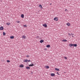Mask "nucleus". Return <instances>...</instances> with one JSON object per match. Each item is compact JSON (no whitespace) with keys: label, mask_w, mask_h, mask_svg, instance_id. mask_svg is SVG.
Instances as JSON below:
<instances>
[{"label":"nucleus","mask_w":80,"mask_h":80,"mask_svg":"<svg viewBox=\"0 0 80 80\" xmlns=\"http://www.w3.org/2000/svg\"><path fill=\"white\" fill-rule=\"evenodd\" d=\"M70 47H72V46H73L74 47H77V44H70L69 45Z\"/></svg>","instance_id":"obj_1"},{"label":"nucleus","mask_w":80,"mask_h":80,"mask_svg":"<svg viewBox=\"0 0 80 80\" xmlns=\"http://www.w3.org/2000/svg\"><path fill=\"white\" fill-rule=\"evenodd\" d=\"M42 26H43V27H45L46 28H47V25L46 23L44 24H43Z\"/></svg>","instance_id":"obj_2"},{"label":"nucleus","mask_w":80,"mask_h":80,"mask_svg":"<svg viewBox=\"0 0 80 80\" xmlns=\"http://www.w3.org/2000/svg\"><path fill=\"white\" fill-rule=\"evenodd\" d=\"M27 38V37L23 35L22 36V38H23V39H25Z\"/></svg>","instance_id":"obj_3"},{"label":"nucleus","mask_w":80,"mask_h":80,"mask_svg":"<svg viewBox=\"0 0 80 80\" xmlns=\"http://www.w3.org/2000/svg\"><path fill=\"white\" fill-rule=\"evenodd\" d=\"M24 67V65H23V64L20 65L19 66V67L20 68H23V67Z\"/></svg>","instance_id":"obj_4"},{"label":"nucleus","mask_w":80,"mask_h":80,"mask_svg":"<svg viewBox=\"0 0 80 80\" xmlns=\"http://www.w3.org/2000/svg\"><path fill=\"white\" fill-rule=\"evenodd\" d=\"M67 26H68V27H70V23L68 22L67 23Z\"/></svg>","instance_id":"obj_5"},{"label":"nucleus","mask_w":80,"mask_h":80,"mask_svg":"<svg viewBox=\"0 0 80 80\" xmlns=\"http://www.w3.org/2000/svg\"><path fill=\"white\" fill-rule=\"evenodd\" d=\"M39 7H40L41 8L43 9V7H42V6L41 5V4H39Z\"/></svg>","instance_id":"obj_6"},{"label":"nucleus","mask_w":80,"mask_h":80,"mask_svg":"<svg viewBox=\"0 0 80 80\" xmlns=\"http://www.w3.org/2000/svg\"><path fill=\"white\" fill-rule=\"evenodd\" d=\"M54 20H56V21H58V18H55L54 19Z\"/></svg>","instance_id":"obj_7"},{"label":"nucleus","mask_w":80,"mask_h":80,"mask_svg":"<svg viewBox=\"0 0 80 80\" xmlns=\"http://www.w3.org/2000/svg\"><path fill=\"white\" fill-rule=\"evenodd\" d=\"M3 30V27H1L0 28V30Z\"/></svg>","instance_id":"obj_8"},{"label":"nucleus","mask_w":80,"mask_h":80,"mask_svg":"<svg viewBox=\"0 0 80 80\" xmlns=\"http://www.w3.org/2000/svg\"><path fill=\"white\" fill-rule=\"evenodd\" d=\"M26 68L27 69V70H29V69L30 68V67H26Z\"/></svg>","instance_id":"obj_9"},{"label":"nucleus","mask_w":80,"mask_h":80,"mask_svg":"<svg viewBox=\"0 0 80 80\" xmlns=\"http://www.w3.org/2000/svg\"><path fill=\"white\" fill-rule=\"evenodd\" d=\"M10 38H11V39H13V38H14V36H12L10 37Z\"/></svg>","instance_id":"obj_10"},{"label":"nucleus","mask_w":80,"mask_h":80,"mask_svg":"<svg viewBox=\"0 0 80 80\" xmlns=\"http://www.w3.org/2000/svg\"><path fill=\"white\" fill-rule=\"evenodd\" d=\"M33 64H31L30 65H29V67H33Z\"/></svg>","instance_id":"obj_11"},{"label":"nucleus","mask_w":80,"mask_h":80,"mask_svg":"<svg viewBox=\"0 0 80 80\" xmlns=\"http://www.w3.org/2000/svg\"><path fill=\"white\" fill-rule=\"evenodd\" d=\"M46 47H47L48 48H50V45H48L46 46Z\"/></svg>","instance_id":"obj_12"},{"label":"nucleus","mask_w":80,"mask_h":80,"mask_svg":"<svg viewBox=\"0 0 80 80\" xmlns=\"http://www.w3.org/2000/svg\"><path fill=\"white\" fill-rule=\"evenodd\" d=\"M51 75L52 77H53L54 76H55V74L54 73H51Z\"/></svg>","instance_id":"obj_13"},{"label":"nucleus","mask_w":80,"mask_h":80,"mask_svg":"<svg viewBox=\"0 0 80 80\" xmlns=\"http://www.w3.org/2000/svg\"><path fill=\"white\" fill-rule=\"evenodd\" d=\"M24 62H28V59H25V60L23 61Z\"/></svg>","instance_id":"obj_14"},{"label":"nucleus","mask_w":80,"mask_h":80,"mask_svg":"<svg viewBox=\"0 0 80 80\" xmlns=\"http://www.w3.org/2000/svg\"><path fill=\"white\" fill-rule=\"evenodd\" d=\"M55 70H57V71H60V69H59L57 68H55Z\"/></svg>","instance_id":"obj_15"},{"label":"nucleus","mask_w":80,"mask_h":80,"mask_svg":"<svg viewBox=\"0 0 80 80\" xmlns=\"http://www.w3.org/2000/svg\"><path fill=\"white\" fill-rule=\"evenodd\" d=\"M62 42H67V40H66V39H64V40H62Z\"/></svg>","instance_id":"obj_16"},{"label":"nucleus","mask_w":80,"mask_h":80,"mask_svg":"<svg viewBox=\"0 0 80 80\" xmlns=\"http://www.w3.org/2000/svg\"><path fill=\"white\" fill-rule=\"evenodd\" d=\"M21 17L22 18H24V15L23 14H22L21 15Z\"/></svg>","instance_id":"obj_17"},{"label":"nucleus","mask_w":80,"mask_h":80,"mask_svg":"<svg viewBox=\"0 0 80 80\" xmlns=\"http://www.w3.org/2000/svg\"><path fill=\"white\" fill-rule=\"evenodd\" d=\"M6 24L7 25H10V23L9 22H7L6 23Z\"/></svg>","instance_id":"obj_18"},{"label":"nucleus","mask_w":80,"mask_h":80,"mask_svg":"<svg viewBox=\"0 0 80 80\" xmlns=\"http://www.w3.org/2000/svg\"><path fill=\"white\" fill-rule=\"evenodd\" d=\"M44 41H43V40H41L40 42V43H43V42Z\"/></svg>","instance_id":"obj_19"},{"label":"nucleus","mask_w":80,"mask_h":80,"mask_svg":"<svg viewBox=\"0 0 80 80\" xmlns=\"http://www.w3.org/2000/svg\"><path fill=\"white\" fill-rule=\"evenodd\" d=\"M45 67H46V68H49V66H45Z\"/></svg>","instance_id":"obj_20"},{"label":"nucleus","mask_w":80,"mask_h":80,"mask_svg":"<svg viewBox=\"0 0 80 80\" xmlns=\"http://www.w3.org/2000/svg\"><path fill=\"white\" fill-rule=\"evenodd\" d=\"M7 62L8 63H9V62H10V61L9 60H8L7 61Z\"/></svg>","instance_id":"obj_21"},{"label":"nucleus","mask_w":80,"mask_h":80,"mask_svg":"<svg viewBox=\"0 0 80 80\" xmlns=\"http://www.w3.org/2000/svg\"><path fill=\"white\" fill-rule=\"evenodd\" d=\"M16 22L17 23H20V21H17Z\"/></svg>","instance_id":"obj_22"},{"label":"nucleus","mask_w":80,"mask_h":80,"mask_svg":"<svg viewBox=\"0 0 80 80\" xmlns=\"http://www.w3.org/2000/svg\"><path fill=\"white\" fill-rule=\"evenodd\" d=\"M6 34H5V32H3V35L5 36V35Z\"/></svg>","instance_id":"obj_23"},{"label":"nucleus","mask_w":80,"mask_h":80,"mask_svg":"<svg viewBox=\"0 0 80 80\" xmlns=\"http://www.w3.org/2000/svg\"><path fill=\"white\" fill-rule=\"evenodd\" d=\"M65 60H67V57H65L64 58Z\"/></svg>","instance_id":"obj_24"},{"label":"nucleus","mask_w":80,"mask_h":80,"mask_svg":"<svg viewBox=\"0 0 80 80\" xmlns=\"http://www.w3.org/2000/svg\"><path fill=\"white\" fill-rule=\"evenodd\" d=\"M65 12H68V10L67 9H65Z\"/></svg>","instance_id":"obj_25"},{"label":"nucleus","mask_w":80,"mask_h":80,"mask_svg":"<svg viewBox=\"0 0 80 80\" xmlns=\"http://www.w3.org/2000/svg\"><path fill=\"white\" fill-rule=\"evenodd\" d=\"M26 57L28 58V57H30V56H29L28 55H27V56H26Z\"/></svg>","instance_id":"obj_26"},{"label":"nucleus","mask_w":80,"mask_h":80,"mask_svg":"<svg viewBox=\"0 0 80 80\" xmlns=\"http://www.w3.org/2000/svg\"><path fill=\"white\" fill-rule=\"evenodd\" d=\"M31 75L33 74V72H31Z\"/></svg>","instance_id":"obj_27"},{"label":"nucleus","mask_w":80,"mask_h":80,"mask_svg":"<svg viewBox=\"0 0 80 80\" xmlns=\"http://www.w3.org/2000/svg\"><path fill=\"white\" fill-rule=\"evenodd\" d=\"M68 35L69 36H71V34L70 33H68Z\"/></svg>","instance_id":"obj_28"},{"label":"nucleus","mask_w":80,"mask_h":80,"mask_svg":"<svg viewBox=\"0 0 80 80\" xmlns=\"http://www.w3.org/2000/svg\"><path fill=\"white\" fill-rule=\"evenodd\" d=\"M23 26H24V27H27V25H23Z\"/></svg>","instance_id":"obj_29"},{"label":"nucleus","mask_w":80,"mask_h":80,"mask_svg":"<svg viewBox=\"0 0 80 80\" xmlns=\"http://www.w3.org/2000/svg\"><path fill=\"white\" fill-rule=\"evenodd\" d=\"M57 73H58V75H60V74H59V73H58V72H57Z\"/></svg>","instance_id":"obj_30"},{"label":"nucleus","mask_w":80,"mask_h":80,"mask_svg":"<svg viewBox=\"0 0 80 80\" xmlns=\"http://www.w3.org/2000/svg\"><path fill=\"white\" fill-rule=\"evenodd\" d=\"M71 35H74V34H72V33H71Z\"/></svg>","instance_id":"obj_31"},{"label":"nucleus","mask_w":80,"mask_h":80,"mask_svg":"<svg viewBox=\"0 0 80 80\" xmlns=\"http://www.w3.org/2000/svg\"><path fill=\"white\" fill-rule=\"evenodd\" d=\"M28 62H30V60H28Z\"/></svg>","instance_id":"obj_32"},{"label":"nucleus","mask_w":80,"mask_h":80,"mask_svg":"<svg viewBox=\"0 0 80 80\" xmlns=\"http://www.w3.org/2000/svg\"><path fill=\"white\" fill-rule=\"evenodd\" d=\"M72 37H73V36H72Z\"/></svg>","instance_id":"obj_33"},{"label":"nucleus","mask_w":80,"mask_h":80,"mask_svg":"<svg viewBox=\"0 0 80 80\" xmlns=\"http://www.w3.org/2000/svg\"><path fill=\"white\" fill-rule=\"evenodd\" d=\"M52 5V3L50 4V5Z\"/></svg>","instance_id":"obj_34"}]
</instances>
